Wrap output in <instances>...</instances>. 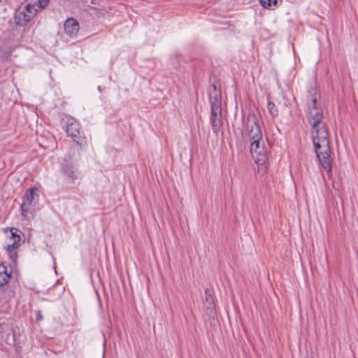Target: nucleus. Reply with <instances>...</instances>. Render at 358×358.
Here are the masks:
<instances>
[{
  "instance_id": "1",
  "label": "nucleus",
  "mask_w": 358,
  "mask_h": 358,
  "mask_svg": "<svg viewBox=\"0 0 358 358\" xmlns=\"http://www.w3.org/2000/svg\"><path fill=\"white\" fill-rule=\"evenodd\" d=\"M320 96L315 88L310 89L307 93L308 121L312 127L313 141L317 157L322 168L330 172L332 160L330 155L329 133L323 121V110L318 103Z\"/></svg>"
},
{
  "instance_id": "2",
  "label": "nucleus",
  "mask_w": 358,
  "mask_h": 358,
  "mask_svg": "<svg viewBox=\"0 0 358 358\" xmlns=\"http://www.w3.org/2000/svg\"><path fill=\"white\" fill-rule=\"evenodd\" d=\"M50 0H29L22 3L15 13V22L18 26H25L32 20L39 10L45 8Z\"/></svg>"
},
{
  "instance_id": "3",
  "label": "nucleus",
  "mask_w": 358,
  "mask_h": 358,
  "mask_svg": "<svg viewBox=\"0 0 358 358\" xmlns=\"http://www.w3.org/2000/svg\"><path fill=\"white\" fill-rule=\"evenodd\" d=\"M209 99L211 108V127L213 131L215 133H217L222 126L221 93L215 85H213V91L210 92Z\"/></svg>"
},
{
  "instance_id": "4",
  "label": "nucleus",
  "mask_w": 358,
  "mask_h": 358,
  "mask_svg": "<svg viewBox=\"0 0 358 358\" xmlns=\"http://www.w3.org/2000/svg\"><path fill=\"white\" fill-rule=\"evenodd\" d=\"M250 152L252 157L258 166V172L264 174L266 171L268 162V152L264 140L250 143Z\"/></svg>"
},
{
  "instance_id": "5",
  "label": "nucleus",
  "mask_w": 358,
  "mask_h": 358,
  "mask_svg": "<svg viewBox=\"0 0 358 358\" xmlns=\"http://www.w3.org/2000/svg\"><path fill=\"white\" fill-rule=\"evenodd\" d=\"M246 135L249 138L250 143L262 140V133L260 129L258 119L255 114H249L245 120Z\"/></svg>"
},
{
  "instance_id": "6",
  "label": "nucleus",
  "mask_w": 358,
  "mask_h": 358,
  "mask_svg": "<svg viewBox=\"0 0 358 358\" xmlns=\"http://www.w3.org/2000/svg\"><path fill=\"white\" fill-rule=\"evenodd\" d=\"M10 236L8 238V243L6 245V251L8 252L10 257L15 261L17 255L15 250L20 246V236L17 234L18 229L16 228H10Z\"/></svg>"
},
{
  "instance_id": "7",
  "label": "nucleus",
  "mask_w": 358,
  "mask_h": 358,
  "mask_svg": "<svg viewBox=\"0 0 358 358\" xmlns=\"http://www.w3.org/2000/svg\"><path fill=\"white\" fill-rule=\"evenodd\" d=\"M64 29L66 33L70 36H74L79 30V24L73 18H69L64 23Z\"/></svg>"
},
{
  "instance_id": "8",
  "label": "nucleus",
  "mask_w": 358,
  "mask_h": 358,
  "mask_svg": "<svg viewBox=\"0 0 358 358\" xmlns=\"http://www.w3.org/2000/svg\"><path fill=\"white\" fill-rule=\"evenodd\" d=\"M36 187L31 188L28 189L25 194L23 201V203H26L29 206H32L34 203L35 196H36L35 192L36 191Z\"/></svg>"
},
{
  "instance_id": "9",
  "label": "nucleus",
  "mask_w": 358,
  "mask_h": 358,
  "mask_svg": "<svg viewBox=\"0 0 358 358\" xmlns=\"http://www.w3.org/2000/svg\"><path fill=\"white\" fill-rule=\"evenodd\" d=\"M66 133L73 138L78 137L80 134L79 125L76 122L68 124L66 127Z\"/></svg>"
},
{
  "instance_id": "10",
  "label": "nucleus",
  "mask_w": 358,
  "mask_h": 358,
  "mask_svg": "<svg viewBox=\"0 0 358 358\" xmlns=\"http://www.w3.org/2000/svg\"><path fill=\"white\" fill-rule=\"evenodd\" d=\"M63 172L71 179L72 181H74L78 178V176L74 170V167L72 164H65L62 168Z\"/></svg>"
},
{
  "instance_id": "11",
  "label": "nucleus",
  "mask_w": 358,
  "mask_h": 358,
  "mask_svg": "<svg viewBox=\"0 0 358 358\" xmlns=\"http://www.w3.org/2000/svg\"><path fill=\"white\" fill-rule=\"evenodd\" d=\"M10 280V275L7 272V268L3 265H0V286L7 284Z\"/></svg>"
},
{
  "instance_id": "12",
  "label": "nucleus",
  "mask_w": 358,
  "mask_h": 358,
  "mask_svg": "<svg viewBox=\"0 0 358 358\" xmlns=\"http://www.w3.org/2000/svg\"><path fill=\"white\" fill-rule=\"evenodd\" d=\"M21 210L22 215L25 219L30 220L34 217L32 212V206H29L22 203L21 205Z\"/></svg>"
},
{
  "instance_id": "13",
  "label": "nucleus",
  "mask_w": 358,
  "mask_h": 358,
  "mask_svg": "<svg viewBox=\"0 0 358 358\" xmlns=\"http://www.w3.org/2000/svg\"><path fill=\"white\" fill-rule=\"evenodd\" d=\"M205 294H206V303L208 304L206 306V308L208 309H210L212 310L213 308V296L208 292V290L206 289L205 291Z\"/></svg>"
},
{
  "instance_id": "14",
  "label": "nucleus",
  "mask_w": 358,
  "mask_h": 358,
  "mask_svg": "<svg viewBox=\"0 0 358 358\" xmlns=\"http://www.w3.org/2000/svg\"><path fill=\"white\" fill-rule=\"evenodd\" d=\"M267 107H268V110L270 114L273 117L278 116V109H277L275 105L274 104V103H273L271 101H268Z\"/></svg>"
},
{
  "instance_id": "15",
  "label": "nucleus",
  "mask_w": 358,
  "mask_h": 358,
  "mask_svg": "<svg viewBox=\"0 0 358 358\" xmlns=\"http://www.w3.org/2000/svg\"><path fill=\"white\" fill-rule=\"evenodd\" d=\"M278 0H260V3L264 8H268L271 7L272 5L275 6L278 3Z\"/></svg>"
},
{
  "instance_id": "16",
  "label": "nucleus",
  "mask_w": 358,
  "mask_h": 358,
  "mask_svg": "<svg viewBox=\"0 0 358 358\" xmlns=\"http://www.w3.org/2000/svg\"><path fill=\"white\" fill-rule=\"evenodd\" d=\"M42 318H43V316H42V315H41V312H40V311H38V312L37 313V315H36V320H37V321L41 320H42Z\"/></svg>"
},
{
  "instance_id": "17",
  "label": "nucleus",
  "mask_w": 358,
  "mask_h": 358,
  "mask_svg": "<svg viewBox=\"0 0 358 358\" xmlns=\"http://www.w3.org/2000/svg\"><path fill=\"white\" fill-rule=\"evenodd\" d=\"M5 327H8L6 324H0V331H3Z\"/></svg>"
},
{
  "instance_id": "18",
  "label": "nucleus",
  "mask_w": 358,
  "mask_h": 358,
  "mask_svg": "<svg viewBox=\"0 0 358 358\" xmlns=\"http://www.w3.org/2000/svg\"><path fill=\"white\" fill-rule=\"evenodd\" d=\"M8 329H9L8 330H9L10 331H12V329H11V328H8Z\"/></svg>"
}]
</instances>
